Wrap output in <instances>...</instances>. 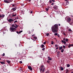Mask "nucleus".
<instances>
[{"label":"nucleus","instance_id":"c756f323","mask_svg":"<svg viewBox=\"0 0 73 73\" xmlns=\"http://www.w3.org/2000/svg\"><path fill=\"white\" fill-rule=\"evenodd\" d=\"M52 58H49V59H48V60H50V61H51V60H52Z\"/></svg>","mask_w":73,"mask_h":73},{"label":"nucleus","instance_id":"2eb2a0df","mask_svg":"<svg viewBox=\"0 0 73 73\" xmlns=\"http://www.w3.org/2000/svg\"><path fill=\"white\" fill-rule=\"evenodd\" d=\"M0 63H1V64H5V62H4L1 61Z\"/></svg>","mask_w":73,"mask_h":73},{"label":"nucleus","instance_id":"5701e85b","mask_svg":"<svg viewBox=\"0 0 73 73\" xmlns=\"http://www.w3.org/2000/svg\"><path fill=\"white\" fill-rule=\"evenodd\" d=\"M73 23V21H72L71 23L69 22V23L70 25H72V23Z\"/></svg>","mask_w":73,"mask_h":73},{"label":"nucleus","instance_id":"bf43d9fd","mask_svg":"<svg viewBox=\"0 0 73 73\" xmlns=\"http://www.w3.org/2000/svg\"><path fill=\"white\" fill-rule=\"evenodd\" d=\"M19 19V17L17 16V19Z\"/></svg>","mask_w":73,"mask_h":73},{"label":"nucleus","instance_id":"f3484780","mask_svg":"<svg viewBox=\"0 0 73 73\" xmlns=\"http://www.w3.org/2000/svg\"><path fill=\"white\" fill-rule=\"evenodd\" d=\"M41 47H42V48H44V47H45V46H44V44H42V45H41Z\"/></svg>","mask_w":73,"mask_h":73},{"label":"nucleus","instance_id":"3c124183","mask_svg":"<svg viewBox=\"0 0 73 73\" xmlns=\"http://www.w3.org/2000/svg\"><path fill=\"white\" fill-rule=\"evenodd\" d=\"M27 1H29V2H31V0H27Z\"/></svg>","mask_w":73,"mask_h":73},{"label":"nucleus","instance_id":"7c9ffc66","mask_svg":"<svg viewBox=\"0 0 73 73\" xmlns=\"http://www.w3.org/2000/svg\"><path fill=\"white\" fill-rule=\"evenodd\" d=\"M49 35V33L46 34V35L47 36H48Z\"/></svg>","mask_w":73,"mask_h":73},{"label":"nucleus","instance_id":"c85d7f7f","mask_svg":"<svg viewBox=\"0 0 73 73\" xmlns=\"http://www.w3.org/2000/svg\"><path fill=\"white\" fill-rule=\"evenodd\" d=\"M67 67L69 68V67L70 66V64H68L67 65Z\"/></svg>","mask_w":73,"mask_h":73},{"label":"nucleus","instance_id":"393cba45","mask_svg":"<svg viewBox=\"0 0 73 73\" xmlns=\"http://www.w3.org/2000/svg\"><path fill=\"white\" fill-rule=\"evenodd\" d=\"M47 62L48 63H50V61L49 60H48V61H47Z\"/></svg>","mask_w":73,"mask_h":73},{"label":"nucleus","instance_id":"bb28decb","mask_svg":"<svg viewBox=\"0 0 73 73\" xmlns=\"http://www.w3.org/2000/svg\"><path fill=\"white\" fill-rule=\"evenodd\" d=\"M54 43V42L53 41H52L51 42V44L52 45H53V44Z\"/></svg>","mask_w":73,"mask_h":73},{"label":"nucleus","instance_id":"20e7f679","mask_svg":"<svg viewBox=\"0 0 73 73\" xmlns=\"http://www.w3.org/2000/svg\"><path fill=\"white\" fill-rule=\"evenodd\" d=\"M4 2L5 3H10L11 2V1H9L7 0H5L4 1Z\"/></svg>","mask_w":73,"mask_h":73},{"label":"nucleus","instance_id":"8fccbe9b","mask_svg":"<svg viewBox=\"0 0 73 73\" xmlns=\"http://www.w3.org/2000/svg\"><path fill=\"white\" fill-rule=\"evenodd\" d=\"M35 34H34V35H32V37H33V36H35Z\"/></svg>","mask_w":73,"mask_h":73},{"label":"nucleus","instance_id":"4468645a","mask_svg":"<svg viewBox=\"0 0 73 73\" xmlns=\"http://www.w3.org/2000/svg\"><path fill=\"white\" fill-rule=\"evenodd\" d=\"M49 7H48L47 8H46V11H48V10H49Z\"/></svg>","mask_w":73,"mask_h":73},{"label":"nucleus","instance_id":"72a5a7b5","mask_svg":"<svg viewBox=\"0 0 73 73\" xmlns=\"http://www.w3.org/2000/svg\"><path fill=\"white\" fill-rule=\"evenodd\" d=\"M57 36H58V37L59 38H60V35H59V34H57Z\"/></svg>","mask_w":73,"mask_h":73},{"label":"nucleus","instance_id":"7ed1b4c3","mask_svg":"<svg viewBox=\"0 0 73 73\" xmlns=\"http://www.w3.org/2000/svg\"><path fill=\"white\" fill-rule=\"evenodd\" d=\"M66 19H67V23H70V21H71V19L70 18L66 17Z\"/></svg>","mask_w":73,"mask_h":73},{"label":"nucleus","instance_id":"79ce46f5","mask_svg":"<svg viewBox=\"0 0 73 73\" xmlns=\"http://www.w3.org/2000/svg\"><path fill=\"white\" fill-rule=\"evenodd\" d=\"M63 43H64V44H66V42L65 41H64V42H63Z\"/></svg>","mask_w":73,"mask_h":73},{"label":"nucleus","instance_id":"423d86ee","mask_svg":"<svg viewBox=\"0 0 73 73\" xmlns=\"http://www.w3.org/2000/svg\"><path fill=\"white\" fill-rule=\"evenodd\" d=\"M13 20L11 19H9L8 20V22H9V23H11V22H13Z\"/></svg>","mask_w":73,"mask_h":73},{"label":"nucleus","instance_id":"aec40b11","mask_svg":"<svg viewBox=\"0 0 73 73\" xmlns=\"http://www.w3.org/2000/svg\"><path fill=\"white\" fill-rule=\"evenodd\" d=\"M7 62V63L8 64H10V61L9 60H7V61H6Z\"/></svg>","mask_w":73,"mask_h":73},{"label":"nucleus","instance_id":"f257e3e1","mask_svg":"<svg viewBox=\"0 0 73 73\" xmlns=\"http://www.w3.org/2000/svg\"><path fill=\"white\" fill-rule=\"evenodd\" d=\"M58 29V24H55L54 26H53L52 27V31L54 33H57V30Z\"/></svg>","mask_w":73,"mask_h":73},{"label":"nucleus","instance_id":"cd10ccee","mask_svg":"<svg viewBox=\"0 0 73 73\" xmlns=\"http://www.w3.org/2000/svg\"><path fill=\"white\" fill-rule=\"evenodd\" d=\"M58 34L57 33H56L54 34V36H57Z\"/></svg>","mask_w":73,"mask_h":73},{"label":"nucleus","instance_id":"ea45409f","mask_svg":"<svg viewBox=\"0 0 73 73\" xmlns=\"http://www.w3.org/2000/svg\"><path fill=\"white\" fill-rule=\"evenodd\" d=\"M21 64H22L23 63V62H22V61H20L19 62Z\"/></svg>","mask_w":73,"mask_h":73},{"label":"nucleus","instance_id":"412c9836","mask_svg":"<svg viewBox=\"0 0 73 73\" xmlns=\"http://www.w3.org/2000/svg\"><path fill=\"white\" fill-rule=\"evenodd\" d=\"M61 51L62 53H63L64 52V50L63 49H62V50H61Z\"/></svg>","mask_w":73,"mask_h":73},{"label":"nucleus","instance_id":"6ab92c4d","mask_svg":"<svg viewBox=\"0 0 73 73\" xmlns=\"http://www.w3.org/2000/svg\"><path fill=\"white\" fill-rule=\"evenodd\" d=\"M11 27H15V25H14V24H13V25H12L11 26Z\"/></svg>","mask_w":73,"mask_h":73},{"label":"nucleus","instance_id":"a878e982","mask_svg":"<svg viewBox=\"0 0 73 73\" xmlns=\"http://www.w3.org/2000/svg\"><path fill=\"white\" fill-rule=\"evenodd\" d=\"M17 23V21H14V24H16V23Z\"/></svg>","mask_w":73,"mask_h":73},{"label":"nucleus","instance_id":"9d476101","mask_svg":"<svg viewBox=\"0 0 73 73\" xmlns=\"http://www.w3.org/2000/svg\"><path fill=\"white\" fill-rule=\"evenodd\" d=\"M53 8L55 9H57V7L56 5H54V7H53Z\"/></svg>","mask_w":73,"mask_h":73},{"label":"nucleus","instance_id":"f704fd0d","mask_svg":"<svg viewBox=\"0 0 73 73\" xmlns=\"http://www.w3.org/2000/svg\"><path fill=\"white\" fill-rule=\"evenodd\" d=\"M49 2L50 3H52V0H50L49 1Z\"/></svg>","mask_w":73,"mask_h":73},{"label":"nucleus","instance_id":"473e14b6","mask_svg":"<svg viewBox=\"0 0 73 73\" xmlns=\"http://www.w3.org/2000/svg\"><path fill=\"white\" fill-rule=\"evenodd\" d=\"M34 38L35 39H37V37L34 36Z\"/></svg>","mask_w":73,"mask_h":73},{"label":"nucleus","instance_id":"e2e57ef3","mask_svg":"<svg viewBox=\"0 0 73 73\" xmlns=\"http://www.w3.org/2000/svg\"><path fill=\"white\" fill-rule=\"evenodd\" d=\"M58 49V47H57L56 48V49Z\"/></svg>","mask_w":73,"mask_h":73},{"label":"nucleus","instance_id":"774afa93","mask_svg":"<svg viewBox=\"0 0 73 73\" xmlns=\"http://www.w3.org/2000/svg\"><path fill=\"white\" fill-rule=\"evenodd\" d=\"M50 58V57H49V56H48V58H49H49Z\"/></svg>","mask_w":73,"mask_h":73},{"label":"nucleus","instance_id":"a19ab883","mask_svg":"<svg viewBox=\"0 0 73 73\" xmlns=\"http://www.w3.org/2000/svg\"><path fill=\"white\" fill-rule=\"evenodd\" d=\"M65 1H67V3H69L68 2V0H64Z\"/></svg>","mask_w":73,"mask_h":73},{"label":"nucleus","instance_id":"a211bd4d","mask_svg":"<svg viewBox=\"0 0 73 73\" xmlns=\"http://www.w3.org/2000/svg\"><path fill=\"white\" fill-rule=\"evenodd\" d=\"M65 41L66 42H68L69 40H68V39L66 38L65 39Z\"/></svg>","mask_w":73,"mask_h":73},{"label":"nucleus","instance_id":"c9c22d12","mask_svg":"<svg viewBox=\"0 0 73 73\" xmlns=\"http://www.w3.org/2000/svg\"><path fill=\"white\" fill-rule=\"evenodd\" d=\"M21 32H23V31H20L19 32V33H21Z\"/></svg>","mask_w":73,"mask_h":73},{"label":"nucleus","instance_id":"09e8293b","mask_svg":"<svg viewBox=\"0 0 73 73\" xmlns=\"http://www.w3.org/2000/svg\"><path fill=\"white\" fill-rule=\"evenodd\" d=\"M42 68H40V71L41 72V71H42Z\"/></svg>","mask_w":73,"mask_h":73},{"label":"nucleus","instance_id":"9b49d317","mask_svg":"<svg viewBox=\"0 0 73 73\" xmlns=\"http://www.w3.org/2000/svg\"><path fill=\"white\" fill-rule=\"evenodd\" d=\"M73 46V45L72 44H69V45L68 46V48H70V46Z\"/></svg>","mask_w":73,"mask_h":73},{"label":"nucleus","instance_id":"f03ea898","mask_svg":"<svg viewBox=\"0 0 73 73\" xmlns=\"http://www.w3.org/2000/svg\"><path fill=\"white\" fill-rule=\"evenodd\" d=\"M10 29L12 32H16V28L13 27H11L10 28Z\"/></svg>","mask_w":73,"mask_h":73},{"label":"nucleus","instance_id":"6e6552de","mask_svg":"<svg viewBox=\"0 0 73 73\" xmlns=\"http://www.w3.org/2000/svg\"><path fill=\"white\" fill-rule=\"evenodd\" d=\"M28 68L29 69V70H32L33 69L32 68V67L31 66H28Z\"/></svg>","mask_w":73,"mask_h":73},{"label":"nucleus","instance_id":"37998d69","mask_svg":"<svg viewBox=\"0 0 73 73\" xmlns=\"http://www.w3.org/2000/svg\"><path fill=\"white\" fill-rule=\"evenodd\" d=\"M63 48L64 49H65V46L64 45H63Z\"/></svg>","mask_w":73,"mask_h":73},{"label":"nucleus","instance_id":"2f4dec72","mask_svg":"<svg viewBox=\"0 0 73 73\" xmlns=\"http://www.w3.org/2000/svg\"><path fill=\"white\" fill-rule=\"evenodd\" d=\"M45 48H44L42 49V50H43V51H44V50H45Z\"/></svg>","mask_w":73,"mask_h":73},{"label":"nucleus","instance_id":"f8f14e48","mask_svg":"<svg viewBox=\"0 0 73 73\" xmlns=\"http://www.w3.org/2000/svg\"><path fill=\"white\" fill-rule=\"evenodd\" d=\"M15 28H17L19 26H18L16 24H15Z\"/></svg>","mask_w":73,"mask_h":73},{"label":"nucleus","instance_id":"864d4df0","mask_svg":"<svg viewBox=\"0 0 73 73\" xmlns=\"http://www.w3.org/2000/svg\"><path fill=\"white\" fill-rule=\"evenodd\" d=\"M19 56H21V54L19 53Z\"/></svg>","mask_w":73,"mask_h":73},{"label":"nucleus","instance_id":"e433bc0d","mask_svg":"<svg viewBox=\"0 0 73 73\" xmlns=\"http://www.w3.org/2000/svg\"><path fill=\"white\" fill-rule=\"evenodd\" d=\"M55 47H57V46H58V45L57 44H56L55 45Z\"/></svg>","mask_w":73,"mask_h":73},{"label":"nucleus","instance_id":"c03bdc74","mask_svg":"<svg viewBox=\"0 0 73 73\" xmlns=\"http://www.w3.org/2000/svg\"><path fill=\"white\" fill-rule=\"evenodd\" d=\"M52 1H53L54 3L55 2V0H52Z\"/></svg>","mask_w":73,"mask_h":73},{"label":"nucleus","instance_id":"5fc2aeb1","mask_svg":"<svg viewBox=\"0 0 73 73\" xmlns=\"http://www.w3.org/2000/svg\"><path fill=\"white\" fill-rule=\"evenodd\" d=\"M63 40H64V41H65V38H64V39H63Z\"/></svg>","mask_w":73,"mask_h":73},{"label":"nucleus","instance_id":"de8ad7c7","mask_svg":"<svg viewBox=\"0 0 73 73\" xmlns=\"http://www.w3.org/2000/svg\"><path fill=\"white\" fill-rule=\"evenodd\" d=\"M54 4V3H52L51 4V5H53Z\"/></svg>","mask_w":73,"mask_h":73},{"label":"nucleus","instance_id":"338daca9","mask_svg":"<svg viewBox=\"0 0 73 73\" xmlns=\"http://www.w3.org/2000/svg\"><path fill=\"white\" fill-rule=\"evenodd\" d=\"M8 1H11V2H12V1H11V0H9Z\"/></svg>","mask_w":73,"mask_h":73},{"label":"nucleus","instance_id":"49530a36","mask_svg":"<svg viewBox=\"0 0 73 73\" xmlns=\"http://www.w3.org/2000/svg\"><path fill=\"white\" fill-rule=\"evenodd\" d=\"M61 42H63L64 43V40H61Z\"/></svg>","mask_w":73,"mask_h":73},{"label":"nucleus","instance_id":"13d9d810","mask_svg":"<svg viewBox=\"0 0 73 73\" xmlns=\"http://www.w3.org/2000/svg\"><path fill=\"white\" fill-rule=\"evenodd\" d=\"M45 73H50V72H46Z\"/></svg>","mask_w":73,"mask_h":73},{"label":"nucleus","instance_id":"dca6fc26","mask_svg":"<svg viewBox=\"0 0 73 73\" xmlns=\"http://www.w3.org/2000/svg\"><path fill=\"white\" fill-rule=\"evenodd\" d=\"M60 70L62 71L63 70H64V68L63 67H61Z\"/></svg>","mask_w":73,"mask_h":73},{"label":"nucleus","instance_id":"4be33fe9","mask_svg":"<svg viewBox=\"0 0 73 73\" xmlns=\"http://www.w3.org/2000/svg\"><path fill=\"white\" fill-rule=\"evenodd\" d=\"M66 73H68V72H69V70H66Z\"/></svg>","mask_w":73,"mask_h":73},{"label":"nucleus","instance_id":"69168bd1","mask_svg":"<svg viewBox=\"0 0 73 73\" xmlns=\"http://www.w3.org/2000/svg\"><path fill=\"white\" fill-rule=\"evenodd\" d=\"M13 7H15V5H12Z\"/></svg>","mask_w":73,"mask_h":73},{"label":"nucleus","instance_id":"b1692460","mask_svg":"<svg viewBox=\"0 0 73 73\" xmlns=\"http://www.w3.org/2000/svg\"><path fill=\"white\" fill-rule=\"evenodd\" d=\"M60 53V51H58L57 52V53H58L57 54V55H59V54Z\"/></svg>","mask_w":73,"mask_h":73},{"label":"nucleus","instance_id":"052dcab7","mask_svg":"<svg viewBox=\"0 0 73 73\" xmlns=\"http://www.w3.org/2000/svg\"><path fill=\"white\" fill-rule=\"evenodd\" d=\"M30 13H33V11H31L30 12Z\"/></svg>","mask_w":73,"mask_h":73},{"label":"nucleus","instance_id":"a18cd8bd","mask_svg":"<svg viewBox=\"0 0 73 73\" xmlns=\"http://www.w3.org/2000/svg\"><path fill=\"white\" fill-rule=\"evenodd\" d=\"M16 33H17L18 34H19V31H17L16 32Z\"/></svg>","mask_w":73,"mask_h":73},{"label":"nucleus","instance_id":"58836bf2","mask_svg":"<svg viewBox=\"0 0 73 73\" xmlns=\"http://www.w3.org/2000/svg\"><path fill=\"white\" fill-rule=\"evenodd\" d=\"M2 56H5V53H3L2 54Z\"/></svg>","mask_w":73,"mask_h":73},{"label":"nucleus","instance_id":"39448f33","mask_svg":"<svg viewBox=\"0 0 73 73\" xmlns=\"http://www.w3.org/2000/svg\"><path fill=\"white\" fill-rule=\"evenodd\" d=\"M5 17V15L4 14H2V15H0V18L1 19H3Z\"/></svg>","mask_w":73,"mask_h":73},{"label":"nucleus","instance_id":"1a4fd4ad","mask_svg":"<svg viewBox=\"0 0 73 73\" xmlns=\"http://www.w3.org/2000/svg\"><path fill=\"white\" fill-rule=\"evenodd\" d=\"M15 14H13L12 15V17H15V16H16L17 14L16 13H15Z\"/></svg>","mask_w":73,"mask_h":73},{"label":"nucleus","instance_id":"4c0bfd02","mask_svg":"<svg viewBox=\"0 0 73 73\" xmlns=\"http://www.w3.org/2000/svg\"><path fill=\"white\" fill-rule=\"evenodd\" d=\"M68 31H69L70 32H71L72 31V30L71 29H68Z\"/></svg>","mask_w":73,"mask_h":73},{"label":"nucleus","instance_id":"680f3d73","mask_svg":"<svg viewBox=\"0 0 73 73\" xmlns=\"http://www.w3.org/2000/svg\"><path fill=\"white\" fill-rule=\"evenodd\" d=\"M63 34H64V35L65 36H66V34H65V33H64Z\"/></svg>","mask_w":73,"mask_h":73},{"label":"nucleus","instance_id":"0e129e2a","mask_svg":"<svg viewBox=\"0 0 73 73\" xmlns=\"http://www.w3.org/2000/svg\"><path fill=\"white\" fill-rule=\"evenodd\" d=\"M58 26H60L61 25L60 24H59L58 25Z\"/></svg>","mask_w":73,"mask_h":73},{"label":"nucleus","instance_id":"0eeeda50","mask_svg":"<svg viewBox=\"0 0 73 73\" xmlns=\"http://www.w3.org/2000/svg\"><path fill=\"white\" fill-rule=\"evenodd\" d=\"M16 9H17V7H15L12 8V11H15L16 10Z\"/></svg>","mask_w":73,"mask_h":73},{"label":"nucleus","instance_id":"6e6d98bb","mask_svg":"<svg viewBox=\"0 0 73 73\" xmlns=\"http://www.w3.org/2000/svg\"><path fill=\"white\" fill-rule=\"evenodd\" d=\"M44 44H46V42H44Z\"/></svg>","mask_w":73,"mask_h":73},{"label":"nucleus","instance_id":"603ef678","mask_svg":"<svg viewBox=\"0 0 73 73\" xmlns=\"http://www.w3.org/2000/svg\"><path fill=\"white\" fill-rule=\"evenodd\" d=\"M44 71H45L44 69L42 71V72H44Z\"/></svg>","mask_w":73,"mask_h":73},{"label":"nucleus","instance_id":"4d7b16f0","mask_svg":"<svg viewBox=\"0 0 73 73\" xmlns=\"http://www.w3.org/2000/svg\"><path fill=\"white\" fill-rule=\"evenodd\" d=\"M31 32L29 31V34H31Z\"/></svg>","mask_w":73,"mask_h":73},{"label":"nucleus","instance_id":"ddd939ff","mask_svg":"<svg viewBox=\"0 0 73 73\" xmlns=\"http://www.w3.org/2000/svg\"><path fill=\"white\" fill-rule=\"evenodd\" d=\"M62 48H63V47H62V46H61V47H59V50H61L62 49Z\"/></svg>","mask_w":73,"mask_h":73}]
</instances>
